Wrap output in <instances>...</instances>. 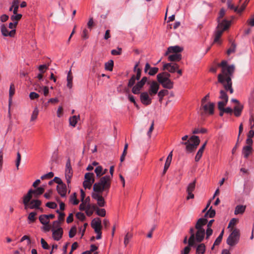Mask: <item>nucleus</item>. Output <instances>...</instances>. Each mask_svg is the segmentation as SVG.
<instances>
[{
	"instance_id": "20",
	"label": "nucleus",
	"mask_w": 254,
	"mask_h": 254,
	"mask_svg": "<svg viewBox=\"0 0 254 254\" xmlns=\"http://www.w3.org/2000/svg\"><path fill=\"white\" fill-rule=\"evenodd\" d=\"M207 222V220L205 218H199L195 225V228L196 230H204L203 226H204Z\"/></svg>"
},
{
	"instance_id": "17",
	"label": "nucleus",
	"mask_w": 254,
	"mask_h": 254,
	"mask_svg": "<svg viewBox=\"0 0 254 254\" xmlns=\"http://www.w3.org/2000/svg\"><path fill=\"white\" fill-rule=\"evenodd\" d=\"M41 201L40 200L38 199H33L31 201L30 200L29 202L28 203V205L27 207V208H29L30 209H39L41 210V211H43V209L42 208H40V206L41 205Z\"/></svg>"
},
{
	"instance_id": "3",
	"label": "nucleus",
	"mask_w": 254,
	"mask_h": 254,
	"mask_svg": "<svg viewBox=\"0 0 254 254\" xmlns=\"http://www.w3.org/2000/svg\"><path fill=\"white\" fill-rule=\"evenodd\" d=\"M231 24L229 20H225L223 23H219L218 24L216 30L215 31V38L214 42H218L223 32L229 28Z\"/></svg>"
},
{
	"instance_id": "64",
	"label": "nucleus",
	"mask_w": 254,
	"mask_h": 254,
	"mask_svg": "<svg viewBox=\"0 0 254 254\" xmlns=\"http://www.w3.org/2000/svg\"><path fill=\"white\" fill-rule=\"evenodd\" d=\"M46 206L50 208L55 209L57 207V204L54 202H48Z\"/></svg>"
},
{
	"instance_id": "18",
	"label": "nucleus",
	"mask_w": 254,
	"mask_h": 254,
	"mask_svg": "<svg viewBox=\"0 0 254 254\" xmlns=\"http://www.w3.org/2000/svg\"><path fill=\"white\" fill-rule=\"evenodd\" d=\"M162 86L167 89H171L173 88V82H172L170 79L167 80H161L160 76L158 77V81Z\"/></svg>"
},
{
	"instance_id": "24",
	"label": "nucleus",
	"mask_w": 254,
	"mask_h": 254,
	"mask_svg": "<svg viewBox=\"0 0 254 254\" xmlns=\"http://www.w3.org/2000/svg\"><path fill=\"white\" fill-rule=\"evenodd\" d=\"M172 156H173V153H172V151H171L169 154V155H168L167 158L166 159V162H165V164L164 165V170L163 171V175H164L166 173L167 170L168 169V168L170 165L172 159Z\"/></svg>"
},
{
	"instance_id": "7",
	"label": "nucleus",
	"mask_w": 254,
	"mask_h": 254,
	"mask_svg": "<svg viewBox=\"0 0 254 254\" xmlns=\"http://www.w3.org/2000/svg\"><path fill=\"white\" fill-rule=\"evenodd\" d=\"M195 184H196V180H194L192 182L189 184L187 187L186 191L188 193V196H187V199L189 200L190 199H192L194 198V194L192 193V192L194 190L195 188Z\"/></svg>"
},
{
	"instance_id": "13",
	"label": "nucleus",
	"mask_w": 254,
	"mask_h": 254,
	"mask_svg": "<svg viewBox=\"0 0 254 254\" xmlns=\"http://www.w3.org/2000/svg\"><path fill=\"white\" fill-rule=\"evenodd\" d=\"M159 88V84L155 81H152L150 83L148 93L150 95L153 96L157 93Z\"/></svg>"
},
{
	"instance_id": "50",
	"label": "nucleus",
	"mask_w": 254,
	"mask_h": 254,
	"mask_svg": "<svg viewBox=\"0 0 254 254\" xmlns=\"http://www.w3.org/2000/svg\"><path fill=\"white\" fill-rule=\"evenodd\" d=\"M14 15H12L11 17H10V19L11 20L13 21V22H17L18 21V20H19L22 15V14H17V13L16 14H14Z\"/></svg>"
},
{
	"instance_id": "12",
	"label": "nucleus",
	"mask_w": 254,
	"mask_h": 254,
	"mask_svg": "<svg viewBox=\"0 0 254 254\" xmlns=\"http://www.w3.org/2000/svg\"><path fill=\"white\" fill-rule=\"evenodd\" d=\"M179 67V65L176 63L165 64L163 65V69L167 70L170 73L175 72Z\"/></svg>"
},
{
	"instance_id": "6",
	"label": "nucleus",
	"mask_w": 254,
	"mask_h": 254,
	"mask_svg": "<svg viewBox=\"0 0 254 254\" xmlns=\"http://www.w3.org/2000/svg\"><path fill=\"white\" fill-rule=\"evenodd\" d=\"M148 78L146 76H144L142 79L138 81L136 84L132 88L131 91L134 94H138L140 92V90L147 82Z\"/></svg>"
},
{
	"instance_id": "19",
	"label": "nucleus",
	"mask_w": 254,
	"mask_h": 254,
	"mask_svg": "<svg viewBox=\"0 0 254 254\" xmlns=\"http://www.w3.org/2000/svg\"><path fill=\"white\" fill-rule=\"evenodd\" d=\"M183 50V48L179 46H170L168 48L165 55L166 56L170 53L179 54V53L182 52Z\"/></svg>"
},
{
	"instance_id": "55",
	"label": "nucleus",
	"mask_w": 254,
	"mask_h": 254,
	"mask_svg": "<svg viewBox=\"0 0 254 254\" xmlns=\"http://www.w3.org/2000/svg\"><path fill=\"white\" fill-rule=\"evenodd\" d=\"M76 233V228L75 226H73L70 229L69 232V237L71 238H73Z\"/></svg>"
},
{
	"instance_id": "48",
	"label": "nucleus",
	"mask_w": 254,
	"mask_h": 254,
	"mask_svg": "<svg viewBox=\"0 0 254 254\" xmlns=\"http://www.w3.org/2000/svg\"><path fill=\"white\" fill-rule=\"evenodd\" d=\"M168 93V91L167 90H161L158 93V96L159 98V101L161 102L163 98Z\"/></svg>"
},
{
	"instance_id": "37",
	"label": "nucleus",
	"mask_w": 254,
	"mask_h": 254,
	"mask_svg": "<svg viewBox=\"0 0 254 254\" xmlns=\"http://www.w3.org/2000/svg\"><path fill=\"white\" fill-rule=\"evenodd\" d=\"M225 14V10L224 8H221L219 11V16L217 19L218 24H219V23H223L224 21L227 20L225 19L221 20V19L224 17Z\"/></svg>"
},
{
	"instance_id": "2",
	"label": "nucleus",
	"mask_w": 254,
	"mask_h": 254,
	"mask_svg": "<svg viewBox=\"0 0 254 254\" xmlns=\"http://www.w3.org/2000/svg\"><path fill=\"white\" fill-rule=\"evenodd\" d=\"M45 189L43 187H39L36 190L30 189L27 193L23 198V203L24 205L25 209H27L28 203L32 197V194H34V197H37L43 193Z\"/></svg>"
},
{
	"instance_id": "57",
	"label": "nucleus",
	"mask_w": 254,
	"mask_h": 254,
	"mask_svg": "<svg viewBox=\"0 0 254 254\" xmlns=\"http://www.w3.org/2000/svg\"><path fill=\"white\" fill-rule=\"evenodd\" d=\"M206 132H207V129L205 128H202L200 129H199V128H195L192 131V133L193 134H197L199 133H205Z\"/></svg>"
},
{
	"instance_id": "8",
	"label": "nucleus",
	"mask_w": 254,
	"mask_h": 254,
	"mask_svg": "<svg viewBox=\"0 0 254 254\" xmlns=\"http://www.w3.org/2000/svg\"><path fill=\"white\" fill-rule=\"evenodd\" d=\"M101 192H93L92 197L97 202V205L99 207H104L105 205V201L104 197L100 194Z\"/></svg>"
},
{
	"instance_id": "43",
	"label": "nucleus",
	"mask_w": 254,
	"mask_h": 254,
	"mask_svg": "<svg viewBox=\"0 0 254 254\" xmlns=\"http://www.w3.org/2000/svg\"><path fill=\"white\" fill-rule=\"evenodd\" d=\"M113 66H114V62L113 60H111L105 64V68L106 70L111 71L113 70Z\"/></svg>"
},
{
	"instance_id": "42",
	"label": "nucleus",
	"mask_w": 254,
	"mask_h": 254,
	"mask_svg": "<svg viewBox=\"0 0 254 254\" xmlns=\"http://www.w3.org/2000/svg\"><path fill=\"white\" fill-rule=\"evenodd\" d=\"M38 114H39V110H38V108L36 107L34 108V109L32 112V114L31 115L30 121L33 122V121H35L37 118Z\"/></svg>"
},
{
	"instance_id": "11",
	"label": "nucleus",
	"mask_w": 254,
	"mask_h": 254,
	"mask_svg": "<svg viewBox=\"0 0 254 254\" xmlns=\"http://www.w3.org/2000/svg\"><path fill=\"white\" fill-rule=\"evenodd\" d=\"M0 31L1 34L4 37L9 36L13 37L14 36L16 33L15 29H13L9 31L4 24H1L0 25Z\"/></svg>"
},
{
	"instance_id": "23",
	"label": "nucleus",
	"mask_w": 254,
	"mask_h": 254,
	"mask_svg": "<svg viewBox=\"0 0 254 254\" xmlns=\"http://www.w3.org/2000/svg\"><path fill=\"white\" fill-rule=\"evenodd\" d=\"M190 237L188 240V244L189 246L192 247H195V234L194 233V228L191 227L190 229Z\"/></svg>"
},
{
	"instance_id": "31",
	"label": "nucleus",
	"mask_w": 254,
	"mask_h": 254,
	"mask_svg": "<svg viewBox=\"0 0 254 254\" xmlns=\"http://www.w3.org/2000/svg\"><path fill=\"white\" fill-rule=\"evenodd\" d=\"M246 208V206L245 205H237L235 208L234 213L235 215L242 214L245 212Z\"/></svg>"
},
{
	"instance_id": "34",
	"label": "nucleus",
	"mask_w": 254,
	"mask_h": 254,
	"mask_svg": "<svg viewBox=\"0 0 254 254\" xmlns=\"http://www.w3.org/2000/svg\"><path fill=\"white\" fill-rule=\"evenodd\" d=\"M205 251V246L204 244L198 245L196 249V254H203Z\"/></svg>"
},
{
	"instance_id": "44",
	"label": "nucleus",
	"mask_w": 254,
	"mask_h": 254,
	"mask_svg": "<svg viewBox=\"0 0 254 254\" xmlns=\"http://www.w3.org/2000/svg\"><path fill=\"white\" fill-rule=\"evenodd\" d=\"M19 0H14L12 3V7H13V14H16L18 11L19 7Z\"/></svg>"
},
{
	"instance_id": "26",
	"label": "nucleus",
	"mask_w": 254,
	"mask_h": 254,
	"mask_svg": "<svg viewBox=\"0 0 254 254\" xmlns=\"http://www.w3.org/2000/svg\"><path fill=\"white\" fill-rule=\"evenodd\" d=\"M207 144V141H206L201 146V147L199 148V149L198 150L196 156L195 157V161L196 162H198L202 157L203 151L204 150V148L205 147V146Z\"/></svg>"
},
{
	"instance_id": "60",
	"label": "nucleus",
	"mask_w": 254,
	"mask_h": 254,
	"mask_svg": "<svg viewBox=\"0 0 254 254\" xmlns=\"http://www.w3.org/2000/svg\"><path fill=\"white\" fill-rule=\"evenodd\" d=\"M14 91H15V89H14V85L12 84L10 86L9 91V97L10 100H11L12 97L14 94Z\"/></svg>"
},
{
	"instance_id": "49",
	"label": "nucleus",
	"mask_w": 254,
	"mask_h": 254,
	"mask_svg": "<svg viewBox=\"0 0 254 254\" xmlns=\"http://www.w3.org/2000/svg\"><path fill=\"white\" fill-rule=\"evenodd\" d=\"M70 201L74 205H77L79 203V201L76 198V194L75 192L73 193L70 197Z\"/></svg>"
},
{
	"instance_id": "9",
	"label": "nucleus",
	"mask_w": 254,
	"mask_h": 254,
	"mask_svg": "<svg viewBox=\"0 0 254 254\" xmlns=\"http://www.w3.org/2000/svg\"><path fill=\"white\" fill-rule=\"evenodd\" d=\"M218 81L219 82L223 84L225 89L226 91H229L231 94L233 93V89L232 88V84L229 83H226L225 82V78L222 74H219L218 75Z\"/></svg>"
},
{
	"instance_id": "47",
	"label": "nucleus",
	"mask_w": 254,
	"mask_h": 254,
	"mask_svg": "<svg viewBox=\"0 0 254 254\" xmlns=\"http://www.w3.org/2000/svg\"><path fill=\"white\" fill-rule=\"evenodd\" d=\"M137 79L135 78V75H132L131 78L129 79L127 86L128 87H133L135 84V81Z\"/></svg>"
},
{
	"instance_id": "35",
	"label": "nucleus",
	"mask_w": 254,
	"mask_h": 254,
	"mask_svg": "<svg viewBox=\"0 0 254 254\" xmlns=\"http://www.w3.org/2000/svg\"><path fill=\"white\" fill-rule=\"evenodd\" d=\"M160 76L161 77V80H167L169 79L170 77L171 76V75L169 73L167 72H163L162 73H159L157 75V79L158 81V77Z\"/></svg>"
},
{
	"instance_id": "54",
	"label": "nucleus",
	"mask_w": 254,
	"mask_h": 254,
	"mask_svg": "<svg viewBox=\"0 0 254 254\" xmlns=\"http://www.w3.org/2000/svg\"><path fill=\"white\" fill-rule=\"evenodd\" d=\"M247 5V3H243L240 8L236 7L235 11L237 12L238 13H241L245 9Z\"/></svg>"
},
{
	"instance_id": "10",
	"label": "nucleus",
	"mask_w": 254,
	"mask_h": 254,
	"mask_svg": "<svg viewBox=\"0 0 254 254\" xmlns=\"http://www.w3.org/2000/svg\"><path fill=\"white\" fill-rule=\"evenodd\" d=\"M149 94L148 92H143L140 95L141 102L145 106L149 105L152 103V99L149 97Z\"/></svg>"
},
{
	"instance_id": "1",
	"label": "nucleus",
	"mask_w": 254,
	"mask_h": 254,
	"mask_svg": "<svg viewBox=\"0 0 254 254\" xmlns=\"http://www.w3.org/2000/svg\"><path fill=\"white\" fill-rule=\"evenodd\" d=\"M111 177L105 175L100 178L98 182L93 185V190L96 192H102L106 191L108 192L111 185Z\"/></svg>"
},
{
	"instance_id": "14",
	"label": "nucleus",
	"mask_w": 254,
	"mask_h": 254,
	"mask_svg": "<svg viewBox=\"0 0 254 254\" xmlns=\"http://www.w3.org/2000/svg\"><path fill=\"white\" fill-rule=\"evenodd\" d=\"M91 227L94 230L95 232H97L98 230H101V221L98 217L93 219L91 223Z\"/></svg>"
},
{
	"instance_id": "22",
	"label": "nucleus",
	"mask_w": 254,
	"mask_h": 254,
	"mask_svg": "<svg viewBox=\"0 0 254 254\" xmlns=\"http://www.w3.org/2000/svg\"><path fill=\"white\" fill-rule=\"evenodd\" d=\"M181 144L185 145L186 150L189 152L194 151L198 146V141H196L194 144L189 143V141L187 142H181Z\"/></svg>"
},
{
	"instance_id": "36",
	"label": "nucleus",
	"mask_w": 254,
	"mask_h": 254,
	"mask_svg": "<svg viewBox=\"0 0 254 254\" xmlns=\"http://www.w3.org/2000/svg\"><path fill=\"white\" fill-rule=\"evenodd\" d=\"M223 234H224V230H223L221 232V233L219 234V236L215 240V241L213 244V245L212 247L211 248V250H213V249L215 246H218L220 244V243L221 242L222 240Z\"/></svg>"
},
{
	"instance_id": "38",
	"label": "nucleus",
	"mask_w": 254,
	"mask_h": 254,
	"mask_svg": "<svg viewBox=\"0 0 254 254\" xmlns=\"http://www.w3.org/2000/svg\"><path fill=\"white\" fill-rule=\"evenodd\" d=\"M65 174L72 175V170L69 159H68L66 163Z\"/></svg>"
},
{
	"instance_id": "15",
	"label": "nucleus",
	"mask_w": 254,
	"mask_h": 254,
	"mask_svg": "<svg viewBox=\"0 0 254 254\" xmlns=\"http://www.w3.org/2000/svg\"><path fill=\"white\" fill-rule=\"evenodd\" d=\"M52 237L55 241H59L63 237V228H58L57 229H52Z\"/></svg>"
},
{
	"instance_id": "33",
	"label": "nucleus",
	"mask_w": 254,
	"mask_h": 254,
	"mask_svg": "<svg viewBox=\"0 0 254 254\" xmlns=\"http://www.w3.org/2000/svg\"><path fill=\"white\" fill-rule=\"evenodd\" d=\"M72 78L73 77L71 75V70H70L67 73V78H66V80H67L66 86L69 89L71 88L72 86Z\"/></svg>"
},
{
	"instance_id": "4",
	"label": "nucleus",
	"mask_w": 254,
	"mask_h": 254,
	"mask_svg": "<svg viewBox=\"0 0 254 254\" xmlns=\"http://www.w3.org/2000/svg\"><path fill=\"white\" fill-rule=\"evenodd\" d=\"M240 231L238 229H234L229 235L226 243L230 247L236 246L239 242Z\"/></svg>"
},
{
	"instance_id": "62",
	"label": "nucleus",
	"mask_w": 254,
	"mask_h": 254,
	"mask_svg": "<svg viewBox=\"0 0 254 254\" xmlns=\"http://www.w3.org/2000/svg\"><path fill=\"white\" fill-rule=\"evenodd\" d=\"M122 53V49L121 48H118L117 49H114L111 51V54L113 55H120Z\"/></svg>"
},
{
	"instance_id": "41",
	"label": "nucleus",
	"mask_w": 254,
	"mask_h": 254,
	"mask_svg": "<svg viewBox=\"0 0 254 254\" xmlns=\"http://www.w3.org/2000/svg\"><path fill=\"white\" fill-rule=\"evenodd\" d=\"M94 172L97 177L101 178V176H103V167L101 166H98L95 168Z\"/></svg>"
},
{
	"instance_id": "25",
	"label": "nucleus",
	"mask_w": 254,
	"mask_h": 254,
	"mask_svg": "<svg viewBox=\"0 0 254 254\" xmlns=\"http://www.w3.org/2000/svg\"><path fill=\"white\" fill-rule=\"evenodd\" d=\"M57 190L58 193L62 197H65L66 192V187L64 184L57 186Z\"/></svg>"
},
{
	"instance_id": "61",
	"label": "nucleus",
	"mask_w": 254,
	"mask_h": 254,
	"mask_svg": "<svg viewBox=\"0 0 254 254\" xmlns=\"http://www.w3.org/2000/svg\"><path fill=\"white\" fill-rule=\"evenodd\" d=\"M228 101H221L218 103V109H224V107L226 105Z\"/></svg>"
},
{
	"instance_id": "56",
	"label": "nucleus",
	"mask_w": 254,
	"mask_h": 254,
	"mask_svg": "<svg viewBox=\"0 0 254 254\" xmlns=\"http://www.w3.org/2000/svg\"><path fill=\"white\" fill-rule=\"evenodd\" d=\"M158 70H159V69L158 67H151L150 69V70L148 73L149 75H150L151 76H153V75H154L155 74H156L158 72Z\"/></svg>"
},
{
	"instance_id": "21",
	"label": "nucleus",
	"mask_w": 254,
	"mask_h": 254,
	"mask_svg": "<svg viewBox=\"0 0 254 254\" xmlns=\"http://www.w3.org/2000/svg\"><path fill=\"white\" fill-rule=\"evenodd\" d=\"M205 230H196V232L195 234V243H200L201 242L205 236ZM196 246V244H195V247Z\"/></svg>"
},
{
	"instance_id": "30",
	"label": "nucleus",
	"mask_w": 254,
	"mask_h": 254,
	"mask_svg": "<svg viewBox=\"0 0 254 254\" xmlns=\"http://www.w3.org/2000/svg\"><path fill=\"white\" fill-rule=\"evenodd\" d=\"M84 182L94 183L95 181L94 174L93 173H86L84 175Z\"/></svg>"
},
{
	"instance_id": "45",
	"label": "nucleus",
	"mask_w": 254,
	"mask_h": 254,
	"mask_svg": "<svg viewBox=\"0 0 254 254\" xmlns=\"http://www.w3.org/2000/svg\"><path fill=\"white\" fill-rule=\"evenodd\" d=\"M215 210L214 209H212V207H211L209 209L208 211L205 214L204 217H209V218H213L215 216Z\"/></svg>"
},
{
	"instance_id": "53",
	"label": "nucleus",
	"mask_w": 254,
	"mask_h": 254,
	"mask_svg": "<svg viewBox=\"0 0 254 254\" xmlns=\"http://www.w3.org/2000/svg\"><path fill=\"white\" fill-rule=\"evenodd\" d=\"M96 214L100 216L104 217L106 215V210L104 208H98L96 212Z\"/></svg>"
},
{
	"instance_id": "59",
	"label": "nucleus",
	"mask_w": 254,
	"mask_h": 254,
	"mask_svg": "<svg viewBox=\"0 0 254 254\" xmlns=\"http://www.w3.org/2000/svg\"><path fill=\"white\" fill-rule=\"evenodd\" d=\"M60 221H57V220H56V221H54L53 222V225L52 226V229H58V228H62V227H60Z\"/></svg>"
},
{
	"instance_id": "32",
	"label": "nucleus",
	"mask_w": 254,
	"mask_h": 254,
	"mask_svg": "<svg viewBox=\"0 0 254 254\" xmlns=\"http://www.w3.org/2000/svg\"><path fill=\"white\" fill-rule=\"evenodd\" d=\"M39 219L41 223L43 225H47L50 223V220L48 219L47 214H42L40 215Z\"/></svg>"
},
{
	"instance_id": "16",
	"label": "nucleus",
	"mask_w": 254,
	"mask_h": 254,
	"mask_svg": "<svg viewBox=\"0 0 254 254\" xmlns=\"http://www.w3.org/2000/svg\"><path fill=\"white\" fill-rule=\"evenodd\" d=\"M214 103L212 102H209L207 104L205 103L201 106L202 108L205 113H208L210 115H212L214 113Z\"/></svg>"
},
{
	"instance_id": "39",
	"label": "nucleus",
	"mask_w": 254,
	"mask_h": 254,
	"mask_svg": "<svg viewBox=\"0 0 254 254\" xmlns=\"http://www.w3.org/2000/svg\"><path fill=\"white\" fill-rule=\"evenodd\" d=\"M80 118L79 115L73 116L69 118V124L72 127H75L77 124L78 120Z\"/></svg>"
},
{
	"instance_id": "58",
	"label": "nucleus",
	"mask_w": 254,
	"mask_h": 254,
	"mask_svg": "<svg viewBox=\"0 0 254 254\" xmlns=\"http://www.w3.org/2000/svg\"><path fill=\"white\" fill-rule=\"evenodd\" d=\"M192 142L191 144H194L196 141H198V145L200 143V139L198 136L193 135L190 139Z\"/></svg>"
},
{
	"instance_id": "27",
	"label": "nucleus",
	"mask_w": 254,
	"mask_h": 254,
	"mask_svg": "<svg viewBox=\"0 0 254 254\" xmlns=\"http://www.w3.org/2000/svg\"><path fill=\"white\" fill-rule=\"evenodd\" d=\"M252 147L250 146V145H246L244 146L242 150V153L244 155V157L246 158H247L250 154L252 153Z\"/></svg>"
},
{
	"instance_id": "46",
	"label": "nucleus",
	"mask_w": 254,
	"mask_h": 254,
	"mask_svg": "<svg viewBox=\"0 0 254 254\" xmlns=\"http://www.w3.org/2000/svg\"><path fill=\"white\" fill-rule=\"evenodd\" d=\"M37 215V213L36 212H30L28 216V220L29 221V223H32L35 221L36 218L35 216Z\"/></svg>"
},
{
	"instance_id": "29",
	"label": "nucleus",
	"mask_w": 254,
	"mask_h": 254,
	"mask_svg": "<svg viewBox=\"0 0 254 254\" xmlns=\"http://www.w3.org/2000/svg\"><path fill=\"white\" fill-rule=\"evenodd\" d=\"M243 107V105L241 104H239L234 107V113L236 117H239L241 115Z\"/></svg>"
},
{
	"instance_id": "52",
	"label": "nucleus",
	"mask_w": 254,
	"mask_h": 254,
	"mask_svg": "<svg viewBox=\"0 0 254 254\" xmlns=\"http://www.w3.org/2000/svg\"><path fill=\"white\" fill-rule=\"evenodd\" d=\"M236 45L233 42L231 44V47L228 49L227 51V54L228 55H230L231 53H234L236 51Z\"/></svg>"
},
{
	"instance_id": "28",
	"label": "nucleus",
	"mask_w": 254,
	"mask_h": 254,
	"mask_svg": "<svg viewBox=\"0 0 254 254\" xmlns=\"http://www.w3.org/2000/svg\"><path fill=\"white\" fill-rule=\"evenodd\" d=\"M170 62H179L182 59V55L180 54H173L168 58Z\"/></svg>"
},
{
	"instance_id": "63",
	"label": "nucleus",
	"mask_w": 254,
	"mask_h": 254,
	"mask_svg": "<svg viewBox=\"0 0 254 254\" xmlns=\"http://www.w3.org/2000/svg\"><path fill=\"white\" fill-rule=\"evenodd\" d=\"M54 173L52 172H49L46 174H45L41 176V179L42 180H44L45 179L48 178L50 179L54 177Z\"/></svg>"
},
{
	"instance_id": "5",
	"label": "nucleus",
	"mask_w": 254,
	"mask_h": 254,
	"mask_svg": "<svg viewBox=\"0 0 254 254\" xmlns=\"http://www.w3.org/2000/svg\"><path fill=\"white\" fill-rule=\"evenodd\" d=\"M227 64V62L226 61H222L220 64H218V66L222 67L223 75H233L235 68L234 65L232 64L226 67Z\"/></svg>"
},
{
	"instance_id": "40",
	"label": "nucleus",
	"mask_w": 254,
	"mask_h": 254,
	"mask_svg": "<svg viewBox=\"0 0 254 254\" xmlns=\"http://www.w3.org/2000/svg\"><path fill=\"white\" fill-rule=\"evenodd\" d=\"M132 236H133L132 234L129 232H127L126 234V235H125V238H124V242L125 247H126L127 245V244L129 243V241H130V240L131 239V238H132Z\"/></svg>"
},
{
	"instance_id": "51",
	"label": "nucleus",
	"mask_w": 254,
	"mask_h": 254,
	"mask_svg": "<svg viewBox=\"0 0 254 254\" xmlns=\"http://www.w3.org/2000/svg\"><path fill=\"white\" fill-rule=\"evenodd\" d=\"M220 95L219 98L220 99H221L222 100H224V101H228V96L227 95L225 91H224L223 90H221L220 91Z\"/></svg>"
}]
</instances>
